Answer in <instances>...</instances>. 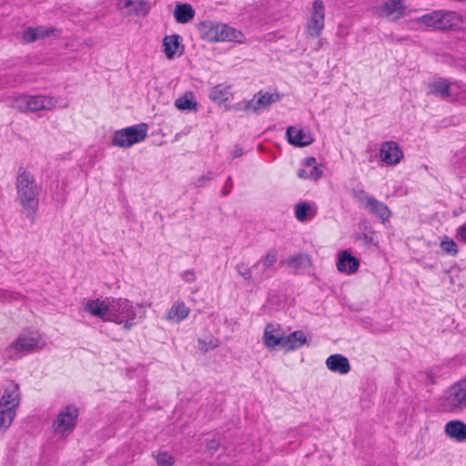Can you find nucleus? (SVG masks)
Instances as JSON below:
<instances>
[{
	"instance_id": "obj_5",
	"label": "nucleus",
	"mask_w": 466,
	"mask_h": 466,
	"mask_svg": "<svg viewBox=\"0 0 466 466\" xmlns=\"http://www.w3.org/2000/svg\"><path fill=\"white\" fill-rule=\"evenodd\" d=\"M136 316V309L127 299H112L110 300V317H107V321L117 324L124 323L123 329L129 331L135 325L133 320Z\"/></svg>"
},
{
	"instance_id": "obj_33",
	"label": "nucleus",
	"mask_w": 466,
	"mask_h": 466,
	"mask_svg": "<svg viewBox=\"0 0 466 466\" xmlns=\"http://www.w3.org/2000/svg\"><path fill=\"white\" fill-rule=\"evenodd\" d=\"M360 239H363L366 243L373 244L374 246L378 245L377 242V233L376 231L371 230L370 226L368 222H363V231L360 236Z\"/></svg>"
},
{
	"instance_id": "obj_43",
	"label": "nucleus",
	"mask_w": 466,
	"mask_h": 466,
	"mask_svg": "<svg viewBox=\"0 0 466 466\" xmlns=\"http://www.w3.org/2000/svg\"><path fill=\"white\" fill-rule=\"evenodd\" d=\"M391 215V212L390 210L389 209V208L380 203V220L382 222L386 221Z\"/></svg>"
},
{
	"instance_id": "obj_6",
	"label": "nucleus",
	"mask_w": 466,
	"mask_h": 466,
	"mask_svg": "<svg viewBox=\"0 0 466 466\" xmlns=\"http://www.w3.org/2000/svg\"><path fill=\"white\" fill-rule=\"evenodd\" d=\"M148 126L146 123H140L115 131L112 145L128 148L135 144L143 141L147 135Z\"/></svg>"
},
{
	"instance_id": "obj_45",
	"label": "nucleus",
	"mask_w": 466,
	"mask_h": 466,
	"mask_svg": "<svg viewBox=\"0 0 466 466\" xmlns=\"http://www.w3.org/2000/svg\"><path fill=\"white\" fill-rule=\"evenodd\" d=\"M183 279L187 282H189V283L194 282L196 280V274H195L194 270H192V269L186 270L183 274Z\"/></svg>"
},
{
	"instance_id": "obj_52",
	"label": "nucleus",
	"mask_w": 466,
	"mask_h": 466,
	"mask_svg": "<svg viewBox=\"0 0 466 466\" xmlns=\"http://www.w3.org/2000/svg\"><path fill=\"white\" fill-rule=\"evenodd\" d=\"M137 308L142 309V305L137 304Z\"/></svg>"
},
{
	"instance_id": "obj_39",
	"label": "nucleus",
	"mask_w": 466,
	"mask_h": 466,
	"mask_svg": "<svg viewBox=\"0 0 466 466\" xmlns=\"http://www.w3.org/2000/svg\"><path fill=\"white\" fill-rule=\"evenodd\" d=\"M276 272L277 269H271L269 268H264L262 266L261 268L257 272L256 279L258 281L261 282L270 279Z\"/></svg>"
},
{
	"instance_id": "obj_37",
	"label": "nucleus",
	"mask_w": 466,
	"mask_h": 466,
	"mask_svg": "<svg viewBox=\"0 0 466 466\" xmlns=\"http://www.w3.org/2000/svg\"><path fill=\"white\" fill-rule=\"evenodd\" d=\"M157 466H173L175 459L169 455L167 451H161L156 456Z\"/></svg>"
},
{
	"instance_id": "obj_18",
	"label": "nucleus",
	"mask_w": 466,
	"mask_h": 466,
	"mask_svg": "<svg viewBox=\"0 0 466 466\" xmlns=\"http://www.w3.org/2000/svg\"><path fill=\"white\" fill-rule=\"evenodd\" d=\"M360 267L359 259L354 257L350 251L343 250L339 253L337 260V269L341 273L353 274Z\"/></svg>"
},
{
	"instance_id": "obj_28",
	"label": "nucleus",
	"mask_w": 466,
	"mask_h": 466,
	"mask_svg": "<svg viewBox=\"0 0 466 466\" xmlns=\"http://www.w3.org/2000/svg\"><path fill=\"white\" fill-rule=\"evenodd\" d=\"M229 86L223 85H217L211 88L209 92V98L217 104H222L228 99Z\"/></svg>"
},
{
	"instance_id": "obj_30",
	"label": "nucleus",
	"mask_w": 466,
	"mask_h": 466,
	"mask_svg": "<svg viewBox=\"0 0 466 466\" xmlns=\"http://www.w3.org/2000/svg\"><path fill=\"white\" fill-rule=\"evenodd\" d=\"M278 261V250L276 248L269 249L266 255L258 262L253 265V268H258L261 263L264 268H269L271 269H277L275 264Z\"/></svg>"
},
{
	"instance_id": "obj_1",
	"label": "nucleus",
	"mask_w": 466,
	"mask_h": 466,
	"mask_svg": "<svg viewBox=\"0 0 466 466\" xmlns=\"http://www.w3.org/2000/svg\"><path fill=\"white\" fill-rule=\"evenodd\" d=\"M16 200L22 208V213L34 222L39 207L41 187L35 176L25 167H19L15 179Z\"/></svg>"
},
{
	"instance_id": "obj_3",
	"label": "nucleus",
	"mask_w": 466,
	"mask_h": 466,
	"mask_svg": "<svg viewBox=\"0 0 466 466\" xmlns=\"http://www.w3.org/2000/svg\"><path fill=\"white\" fill-rule=\"evenodd\" d=\"M20 402V391L18 384L12 383L4 390L0 400V428H9L16 413V408Z\"/></svg>"
},
{
	"instance_id": "obj_9",
	"label": "nucleus",
	"mask_w": 466,
	"mask_h": 466,
	"mask_svg": "<svg viewBox=\"0 0 466 466\" xmlns=\"http://www.w3.org/2000/svg\"><path fill=\"white\" fill-rule=\"evenodd\" d=\"M325 6L321 0H315L312 11L307 19L306 32L311 37L319 36L324 28Z\"/></svg>"
},
{
	"instance_id": "obj_21",
	"label": "nucleus",
	"mask_w": 466,
	"mask_h": 466,
	"mask_svg": "<svg viewBox=\"0 0 466 466\" xmlns=\"http://www.w3.org/2000/svg\"><path fill=\"white\" fill-rule=\"evenodd\" d=\"M326 366L330 371L342 375L349 373L350 370L349 360L341 354H333L328 357Z\"/></svg>"
},
{
	"instance_id": "obj_51",
	"label": "nucleus",
	"mask_w": 466,
	"mask_h": 466,
	"mask_svg": "<svg viewBox=\"0 0 466 466\" xmlns=\"http://www.w3.org/2000/svg\"><path fill=\"white\" fill-rule=\"evenodd\" d=\"M206 178L207 179H210V177H202V179H206Z\"/></svg>"
},
{
	"instance_id": "obj_46",
	"label": "nucleus",
	"mask_w": 466,
	"mask_h": 466,
	"mask_svg": "<svg viewBox=\"0 0 466 466\" xmlns=\"http://www.w3.org/2000/svg\"><path fill=\"white\" fill-rule=\"evenodd\" d=\"M457 235L460 237L461 240L466 242V224L458 228Z\"/></svg>"
},
{
	"instance_id": "obj_11",
	"label": "nucleus",
	"mask_w": 466,
	"mask_h": 466,
	"mask_svg": "<svg viewBox=\"0 0 466 466\" xmlns=\"http://www.w3.org/2000/svg\"><path fill=\"white\" fill-rule=\"evenodd\" d=\"M37 345V339L21 335L5 349V354L10 360H18L22 355L33 351Z\"/></svg>"
},
{
	"instance_id": "obj_13",
	"label": "nucleus",
	"mask_w": 466,
	"mask_h": 466,
	"mask_svg": "<svg viewBox=\"0 0 466 466\" xmlns=\"http://www.w3.org/2000/svg\"><path fill=\"white\" fill-rule=\"evenodd\" d=\"M401 147L395 141H386L380 145V161L386 166H395L403 159Z\"/></svg>"
},
{
	"instance_id": "obj_29",
	"label": "nucleus",
	"mask_w": 466,
	"mask_h": 466,
	"mask_svg": "<svg viewBox=\"0 0 466 466\" xmlns=\"http://www.w3.org/2000/svg\"><path fill=\"white\" fill-rule=\"evenodd\" d=\"M175 106L179 110H197L198 104L194 100V96L191 92L186 93L175 101Z\"/></svg>"
},
{
	"instance_id": "obj_42",
	"label": "nucleus",
	"mask_w": 466,
	"mask_h": 466,
	"mask_svg": "<svg viewBox=\"0 0 466 466\" xmlns=\"http://www.w3.org/2000/svg\"><path fill=\"white\" fill-rule=\"evenodd\" d=\"M232 187H233V181H232V177L229 176V177H228V178L224 184V187L221 190V195L223 197L228 196L231 192Z\"/></svg>"
},
{
	"instance_id": "obj_10",
	"label": "nucleus",
	"mask_w": 466,
	"mask_h": 466,
	"mask_svg": "<svg viewBox=\"0 0 466 466\" xmlns=\"http://www.w3.org/2000/svg\"><path fill=\"white\" fill-rule=\"evenodd\" d=\"M445 406L450 411H457L466 407V378L448 390Z\"/></svg>"
},
{
	"instance_id": "obj_36",
	"label": "nucleus",
	"mask_w": 466,
	"mask_h": 466,
	"mask_svg": "<svg viewBox=\"0 0 466 466\" xmlns=\"http://www.w3.org/2000/svg\"><path fill=\"white\" fill-rule=\"evenodd\" d=\"M441 248L447 254L455 256L458 253L457 244L451 238L445 237L441 242Z\"/></svg>"
},
{
	"instance_id": "obj_17",
	"label": "nucleus",
	"mask_w": 466,
	"mask_h": 466,
	"mask_svg": "<svg viewBox=\"0 0 466 466\" xmlns=\"http://www.w3.org/2000/svg\"><path fill=\"white\" fill-rule=\"evenodd\" d=\"M286 137L289 144L298 147H304L314 142V137L310 133H306L304 130L298 129L295 127H289L287 128Z\"/></svg>"
},
{
	"instance_id": "obj_38",
	"label": "nucleus",
	"mask_w": 466,
	"mask_h": 466,
	"mask_svg": "<svg viewBox=\"0 0 466 466\" xmlns=\"http://www.w3.org/2000/svg\"><path fill=\"white\" fill-rule=\"evenodd\" d=\"M236 270L238 275L243 277V279L247 281L252 280V271L251 268L248 267L244 262H239L236 265Z\"/></svg>"
},
{
	"instance_id": "obj_50",
	"label": "nucleus",
	"mask_w": 466,
	"mask_h": 466,
	"mask_svg": "<svg viewBox=\"0 0 466 466\" xmlns=\"http://www.w3.org/2000/svg\"><path fill=\"white\" fill-rule=\"evenodd\" d=\"M461 67L466 72V59L464 60L463 64L461 65Z\"/></svg>"
},
{
	"instance_id": "obj_41",
	"label": "nucleus",
	"mask_w": 466,
	"mask_h": 466,
	"mask_svg": "<svg viewBox=\"0 0 466 466\" xmlns=\"http://www.w3.org/2000/svg\"><path fill=\"white\" fill-rule=\"evenodd\" d=\"M208 451L214 454L220 447V442L217 439L207 440L206 443Z\"/></svg>"
},
{
	"instance_id": "obj_2",
	"label": "nucleus",
	"mask_w": 466,
	"mask_h": 466,
	"mask_svg": "<svg viewBox=\"0 0 466 466\" xmlns=\"http://www.w3.org/2000/svg\"><path fill=\"white\" fill-rule=\"evenodd\" d=\"M201 39L208 42H241L242 33L226 24L202 21L197 25Z\"/></svg>"
},
{
	"instance_id": "obj_14",
	"label": "nucleus",
	"mask_w": 466,
	"mask_h": 466,
	"mask_svg": "<svg viewBox=\"0 0 466 466\" xmlns=\"http://www.w3.org/2000/svg\"><path fill=\"white\" fill-rule=\"evenodd\" d=\"M279 99L280 96L278 93L271 94L267 92L262 94V92H258L251 100L246 102L243 109L245 111L252 110L254 113H259Z\"/></svg>"
},
{
	"instance_id": "obj_4",
	"label": "nucleus",
	"mask_w": 466,
	"mask_h": 466,
	"mask_svg": "<svg viewBox=\"0 0 466 466\" xmlns=\"http://www.w3.org/2000/svg\"><path fill=\"white\" fill-rule=\"evenodd\" d=\"M419 22L436 30H454L461 23V15L454 11L434 10L421 15Z\"/></svg>"
},
{
	"instance_id": "obj_40",
	"label": "nucleus",
	"mask_w": 466,
	"mask_h": 466,
	"mask_svg": "<svg viewBox=\"0 0 466 466\" xmlns=\"http://www.w3.org/2000/svg\"><path fill=\"white\" fill-rule=\"evenodd\" d=\"M218 342L213 341L212 339L209 341H206L204 339H198V347L203 351H208L210 350H214L218 347Z\"/></svg>"
},
{
	"instance_id": "obj_25",
	"label": "nucleus",
	"mask_w": 466,
	"mask_h": 466,
	"mask_svg": "<svg viewBox=\"0 0 466 466\" xmlns=\"http://www.w3.org/2000/svg\"><path fill=\"white\" fill-rule=\"evenodd\" d=\"M179 35L165 36L163 39L164 52L168 59H172L177 53L180 56L184 51V46L180 43Z\"/></svg>"
},
{
	"instance_id": "obj_49",
	"label": "nucleus",
	"mask_w": 466,
	"mask_h": 466,
	"mask_svg": "<svg viewBox=\"0 0 466 466\" xmlns=\"http://www.w3.org/2000/svg\"><path fill=\"white\" fill-rule=\"evenodd\" d=\"M297 175L299 178L306 179V178L310 177L309 174L303 168L299 169Z\"/></svg>"
},
{
	"instance_id": "obj_12",
	"label": "nucleus",
	"mask_w": 466,
	"mask_h": 466,
	"mask_svg": "<svg viewBox=\"0 0 466 466\" xmlns=\"http://www.w3.org/2000/svg\"><path fill=\"white\" fill-rule=\"evenodd\" d=\"M262 339L267 349L282 350L285 333L279 324L268 323L265 327Z\"/></svg>"
},
{
	"instance_id": "obj_7",
	"label": "nucleus",
	"mask_w": 466,
	"mask_h": 466,
	"mask_svg": "<svg viewBox=\"0 0 466 466\" xmlns=\"http://www.w3.org/2000/svg\"><path fill=\"white\" fill-rule=\"evenodd\" d=\"M20 112H36L50 109L54 106L53 99L42 96H22L17 97L13 106Z\"/></svg>"
},
{
	"instance_id": "obj_19",
	"label": "nucleus",
	"mask_w": 466,
	"mask_h": 466,
	"mask_svg": "<svg viewBox=\"0 0 466 466\" xmlns=\"http://www.w3.org/2000/svg\"><path fill=\"white\" fill-rule=\"evenodd\" d=\"M85 310L94 317L102 319L107 321V317H110V300H101L99 299L88 300L85 307Z\"/></svg>"
},
{
	"instance_id": "obj_35",
	"label": "nucleus",
	"mask_w": 466,
	"mask_h": 466,
	"mask_svg": "<svg viewBox=\"0 0 466 466\" xmlns=\"http://www.w3.org/2000/svg\"><path fill=\"white\" fill-rule=\"evenodd\" d=\"M310 207L306 202H299L295 205V217L299 221H305Z\"/></svg>"
},
{
	"instance_id": "obj_15",
	"label": "nucleus",
	"mask_w": 466,
	"mask_h": 466,
	"mask_svg": "<svg viewBox=\"0 0 466 466\" xmlns=\"http://www.w3.org/2000/svg\"><path fill=\"white\" fill-rule=\"evenodd\" d=\"M117 6L125 16H131L133 15L145 16L149 11V7L145 0H119Z\"/></svg>"
},
{
	"instance_id": "obj_44",
	"label": "nucleus",
	"mask_w": 466,
	"mask_h": 466,
	"mask_svg": "<svg viewBox=\"0 0 466 466\" xmlns=\"http://www.w3.org/2000/svg\"><path fill=\"white\" fill-rule=\"evenodd\" d=\"M322 170L318 166H314L310 171L309 177L314 180H319L322 177Z\"/></svg>"
},
{
	"instance_id": "obj_47",
	"label": "nucleus",
	"mask_w": 466,
	"mask_h": 466,
	"mask_svg": "<svg viewBox=\"0 0 466 466\" xmlns=\"http://www.w3.org/2000/svg\"><path fill=\"white\" fill-rule=\"evenodd\" d=\"M316 162H317V160H316V158L314 157H309L304 159L303 165L307 166V167H313L314 166H317Z\"/></svg>"
},
{
	"instance_id": "obj_34",
	"label": "nucleus",
	"mask_w": 466,
	"mask_h": 466,
	"mask_svg": "<svg viewBox=\"0 0 466 466\" xmlns=\"http://www.w3.org/2000/svg\"><path fill=\"white\" fill-rule=\"evenodd\" d=\"M451 85L452 101L459 99L460 95L466 96V84L461 81L450 82Z\"/></svg>"
},
{
	"instance_id": "obj_27",
	"label": "nucleus",
	"mask_w": 466,
	"mask_h": 466,
	"mask_svg": "<svg viewBox=\"0 0 466 466\" xmlns=\"http://www.w3.org/2000/svg\"><path fill=\"white\" fill-rule=\"evenodd\" d=\"M174 17L176 21L179 24H187L190 20L194 18L195 10L191 6V5L184 3V4H177L174 12Z\"/></svg>"
},
{
	"instance_id": "obj_26",
	"label": "nucleus",
	"mask_w": 466,
	"mask_h": 466,
	"mask_svg": "<svg viewBox=\"0 0 466 466\" xmlns=\"http://www.w3.org/2000/svg\"><path fill=\"white\" fill-rule=\"evenodd\" d=\"M282 264L293 268L296 272L306 270L310 268L311 260L307 254H297L290 256L282 261Z\"/></svg>"
},
{
	"instance_id": "obj_20",
	"label": "nucleus",
	"mask_w": 466,
	"mask_h": 466,
	"mask_svg": "<svg viewBox=\"0 0 466 466\" xmlns=\"http://www.w3.org/2000/svg\"><path fill=\"white\" fill-rule=\"evenodd\" d=\"M431 94L442 100L452 101L451 85L443 77L435 79L429 86Z\"/></svg>"
},
{
	"instance_id": "obj_48",
	"label": "nucleus",
	"mask_w": 466,
	"mask_h": 466,
	"mask_svg": "<svg viewBox=\"0 0 466 466\" xmlns=\"http://www.w3.org/2000/svg\"><path fill=\"white\" fill-rule=\"evenodd\" d=\"M243 148L239 146H236L235 150L233 152V157H240L243 156Z\"/></svg>"
},
{
	"instance_id": "obj_24",
	"label": "nucleus",
	"mask_w": 466,
	"mask_h": 466,
	"mask_svg": "<svg viewBox=\"0 0 466 466\" xmlns=\"http://www.w3.org/2000/svg\"><path fill=\"white\" fill-rule=\"evenodd\" d=\"M56 29L55 27H45V26H36V27H27L23 32V40L25 43H33L38 39L45 38L46 36L51 35Z\"/></svg>"
},
{
	"instance_id": "obj_32",
	"label": "nucleus",
	"mask_w": 466,
	"mask_h": 466,
	"mask_svg": "<svg viewBox=\"0 0 466 466\" xmlns=\"http://www.w3.org/2000/svg\"><path fill=\"white\" fill-rule=\"evenodd\" d=\"M359 200L366 207L370 208L374 214H379V201L374 198H370L363 191H360L357 195Z\"/></svg>"
},
{
	"instance_id": "obj_22",
	"label": "nucleus",
	"mask_w": 466,
	"mask_h": 466,
	"mask_svg": "<svg viewBox=\"0 0 466 466\" xmlns=\"http://www.w3.org/2000/svg\"><path fill=\"white\" fill-rule=\"evenodd\" d=\"M444 431L450 439L458 442L466 441V423L462 420H454L447 422Z\"/></svg>"
},
{
	"instance_id": "obj_8",
	"label": "nucleus",
	"mask_w": 466,
	"mask_h": 466,
	"mask_svg": "<svg viewBox=\"0 0 466 466\" xmlns=\"http://www.w3.org/2000/svg\"><path fill=\"white\" fill-rule=\"evenodd\" d=\"M79 416V410L75 404H69L57 414L53 422V427L56 432L65 433L73 431L76 426Z\"/></svg>"
},
{
	"instance_id": "obj_16",
	"label": "nucleus",
	"mask_w": 466,
	"mask_h": 466,
	"mask_svg": "<svg viewBox=\"0 0 466 466\" xmlns=\"http://www.w3.org/2000/svg\"><path fill=\"white\" fill-rule=\"evenodd\" d=\"M406 5L402 0H380V15L397 20L404 15Z\"/></svg>"
},
{
	"instance_id": "obj_23",
	"label": "nucleus",
	"mask_w": 466,
	"mask_h": 466,
	"mask_svg": "<svg viewBox=\"0 0 466 466\" xmlns=\"http://www.w3.org/2000/svg\"><path fill=\"white\" fill-rule=\"evenodd\" d=\"M283 349L285 352H290L300 349L308 342L307 337L302 330H295L289 335L285 334Z\"/></svg>"
},
{
	"instance_id": "obj_31",
	"label": "nucleus",
	"mask_w": 466,
	"mask_h": 466,
	"mask_svg": "<svg viewBox=\"0 0 466 466\" xmlns=\"http://www.w3.org/2000/svg\"><path fill=\"white\" fill-rule=\"evenodd\" d=\"M189 314V309L183 302L175 303L168 312V318H177L178 320L186 319Z\"/></svg>"
}]
</instances>
